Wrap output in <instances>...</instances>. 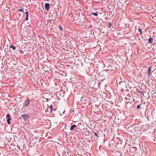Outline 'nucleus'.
Masks as SVG:
<instances>
[{"instance_id":"13","label":"nucleus","mask_w":156,"mask_h":156,"mask_svg":"<svg viewBox=\"0 0 156 156\" xmlns=\"http://www.w3.org/2000/svg\"><path fill=\"white\" fill-rule=\"evenodd\" d=\"M23 9H19L18 11H20V12H23Z\"/></svg>"},{"instance_id":"5","label":"nucleus","mask_w":156,"mask_h":156,"mask_svg":"<svg viewBox=\"0 0 156 156\" xmlns=\"http://www.w3.org/2000/svg\"><path fill=\"white\" fill-rule=\"evenodd\" d=\"M151 68H150L148 69L147 71L148 72V76H150L151 75Z\"/></svg>"},{"instance_id":"2","label":"nucleus","mask_w":156,"mask_h":156,"mask_svg":"<svg viewBox=\"0 0 156 156\" xmlns=\"http://www.w3.org/2000/svg\"><path fill=\"white\" fill-rule=\"evenodd\" d=\"M6 118L7 119V123L9 124L10 123V120H11L10 116L9 114H7L6 115Z\"/></svg>"},{"instance_id":"9","label":"nucleus","mask_w":156,"mask_h":156,"mask_svg":"<svg viewBox=\"0 0 156 156\" xmlns=\"http://www.w3.org/2000/svg\"><path fill=\"white\" fill-rule=\"evenodd\" d=\"M50 108L51 111V112L53 109V106L51 105H50Z\"/></svg>"},{"instance_id":"14","label":"nucleus","mask_w":156,"mask_h":156,"mask_svg":"<svg viewBox=\"0 0 156 156\" xmlns=\"http://www.w3.org/2000/svg\"><path fill=\"white\" fill-rule=\"evenodd\" d=\"M137 108L139 109L140 108V106L139 105H138L137 106Z\"/></svg>"},{"instance_id":"3","label":"nucleus","mask_w":156,"mask_h":156,"mask_svg":"<svg viewBox=\"0 0 156 156\" xmlns=\"http://www.w3.org/2000/svg\"><path fill=\"white\" fill-rule=\"evenodd\" d=\"M21 117L24 119H26L29 117V115L27 114H24L21 116Z\"/></svg>"},{"instance_id":"17","label":"nucleus","mask_w":156,"mask_h":156,"mask_svg":"<svg viewBox=\"0 0 156 156\" xmlns=\"http://www.w3.org/2000/svg\"><path fill=\"white\" fill-rule=\"evenodd\" d=\"M140 94H142L143 95H144V92L143 91H140Z\"/></svg>"},{"instance_id":"6","label":"nucleus","mask_w":156,"mask_h":156,"mask_svg":"<svg viewBox=\"0 0 156 156\" xmlns=\"http://www.w3.org/2000/svg\"><path fill=\"white\" fill-rule=\"evenodd\" d=\"M153 39L152 37L149 38L148 39V42L151 44L153 42Z\"/></svg>"},{"instance_id":"11","label":"nucleus","mask_w":156,"mask_h":156,"mask_svg":"<svg viewBox=\"0 0 156 156\" xmlns=\"http://www.w3.org/2000/svg\"><path fill=\"white\" fill-rule=\"evenodd\" d=\"M93 133L97 137H99V136L98 135V134H97L95 132H94Z\"/></svg>"},{"instance_id":"4","label":"nucleus","mask_w":156,"mask_h":156,"mask_svg":"<svg viewBox=\"0 0 156 156\" xmlns=\"http://www.w3.org/2000/svg\"><path fill=\"white\" fill-rule=\"evenodd\" d=\"M45 8L47 11H48L50 8L49 4L48 3H45Z\"/></svg>"},{"instance_id":"15","label":"nucleus","mask_w":156,"mask_h":156,"mask_svg":"<svg viewBox=\"0 0 156 156\" xmlns=\"http://www.w3.org/2000/svg\"><path fill=\"white\" fill-rule=\"evenodd\" d=\"M28 15H26V20H28Z\"/></svg>"},{"instance_id":"10","label":"nucleus","mask_w":156,"mask_h":156,"mask_svg":"<svg viewBox=\"0 0 156 156\" xmlns=\"http://www.w3.org/2000/svg\"><path fill=\"white\" fill-rule=\"evenodd\" d=\"M91 14L95 16H97L98 14L96 12H92Z\"/></svg>"},{"instance_id":"20","label":"nucleus","mask_w":156,"mask_h":156,"mask_svg":"<svg viewBox=\"0 0 156 156\" xmlns=\"http://www.w3.org/2000/svg\"><path fill=\"white\" fill-rule=\"evenodd\" d=\"M46 99V101H49V99L48 98Z\"/></svg>"},{"instance_id":"8","label":"nucleus","mask_w":156,"mask_h":156,"mask_svg":"<svg viewBox=\"0 0 156 156\" xmlns=\"http://www.w3.org/2000/svg\"><path fill=\"white\" fill-rule=\"evenodd\" d=\"M10 48H12L13 50H15L16 49V47L14 46L11 45L10 46Z\"/></svg>"},{"instance_id":"7","label":"nucleus","mask_w":156,"mask_h":156,"mask_svg":"<svg viewBox=\"0 0 156 156\" xmlns=\"http://www.w3.org/2000/svg\"><path fill=\"white\" fill-rule=\"evenodd\" d=\"M76 126L75 125H73L70 127V130H73V128L76 127Z\"/></svg>"},{"instance_id":"1","label":"nucleus","mask_w":156,"mask_h":156,"mask_svg":"<svg viewBox=\"0 0 156 156\" xmlns=\"http://www.w3.org/2000/svg\"><path fill=\"white\" fill-rule=\"evenodd\" d=\"M30 103V101L29 99L26 100L23 104V105L25 107H27L29 106Z\"/></svg>"},{"instance_id":"19","label":"nucleus","mask_w":156,"mask_h":156,"mask_svg":"<svg viewBox=\"0 0 156 156\" xmlns=\"http://www.w3.org/2000/svg\"><path fill=\"white\" fill-rule=\"evenodd\" d=\"M111 25H112V24L110 23H109V27H111Z\"/></svg>"},{"instance_id":"12","label":"nucleus","mask_w":156,"mask_h":156,"mask_svg":"<svg viewBox=\"0 0 156 156\" xmlns=\"http://www.w3.org/2000/svg\"><path fill=\"white\" fill-rule=\"evenodd\" d=\"M139 31L140 32V34L141 35L142 34V29L141 28L140 29L139 27Z\"/></svg>"},{"instance_id":"16","label":"nucleus","mask_w":156,"mask_h":156,"mask_svg":"<svg viewBox=\"0 0 156 156\" xmlns=\"http://www.w3.org/2000/svg\"><path fill=\"white\" fill-rule=\"evenodd\" d=\"M59 29L61 30H62L63 29L62 27L61 26L59 27Z\"/></svg>"},{"instance_id":"18","label":"nucleus","mask_w":156,"mask_h":156,"mask_svg":"<svg viewBox=\"0 0 156 156\" xmlns=\"http://www.w3.org/2000/svg\"><path fill=\"white\" fill-rule=\"evenodd\" d=\"M28 11H27L26 12V15H28Z\"/></svg>"}]
</instances>
